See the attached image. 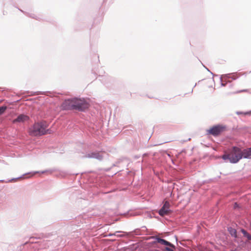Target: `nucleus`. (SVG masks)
<instances>
[{
  "mask_svg": "<svg viewBox=\"0 0 251 251\" xmlns=\"http://www.w3.org/2000/svg\"><path fill=\"white\" fill-rule=\"evenodd\" d=\"M237 204L236 203H235V206H234V207H236V206H237Z\"/></svg>",
  "mask_w": 251,
  "mask_h": 251,
  "instance_id": "a211bd4d",
  "label": "nucleus"
},
{
  "mask_svg": "<svg viewBox=\"0 0 251 251\" xmlns=\"http://www.w3.org/2000/svg\"><path fill=\"white\" fill-rule=\"evenodd\" d=\"M225 129V126L218 125L216 126H214L208 130V133L210 134H212L214 136H217L219 135L222 132H223Z\"/></svg>",
  "mask_w": 251,
  "mask_h": 251,
  "instance_id": "20e7f679",
  "label": "nucleus"
},
{
  "mask_svg": "<svg viewBox=\"0 0 251 251\" xmlns=\"http://www.w3.org/2000/svg\"><path fill=\"white\" fill-rule=\"evenodd\" d=\"M118 236H119V237H122L123 235H121V234H117V235Z\"/></svg>",
  "mask_w": 251,
  "mask_h": 251,
  "instance_id": "f3484780",
  "label": "nucleus"
},
{
  "mask_svg": "<svg viewBox=\"0 0 251 251\" xmlns=\"http://www.w3.org/2000/svg\"><path fill=\"white\" fill-rule=\"evenodd\" d=\"M170 206L169 202L168 201H165L163 206L159 211V214L161 216L169 215L171 212Z\"/></svg>",
  "mask_w": 251,
  "mask_h": 251,
  "instance_id": "39448f33",
  "label": "nucleus"
},
{
  "mask_svg": "<svg viewBox=\"0 0 251 251\" xmlns=\"http://www.w3.org/2000/svg\"><path fill=\"white\" fill-rule=\"evenodd\" d=\"M230 233H231V235H236V232L235 230H234V229H231V230L230 231Z\"/></svg>",
  "mask_w": 251,
  "mask_h": 251,
  "instance_id": "ddd939ff",
  "label": "nucleus"
},
{
  "mask_svg": "<svg viewBox=\"0 0 251 251\" xmlns=\"http://www.w3.org/2000/svg\"><path fill=\"white\" fill-rule=\"evenodd\" d=\"M87 157L95 158L99 159H101L102 157L99 153H91L87 155Z\"/></svg>",
  "mask_w": 251,
  "mask_h": 251,
  "instance_id": "1a4fd4ad",
  "label": "nucleus"
},
{
  "mask_svg": "<svg viewBox=\"0 0 251 251\" xmlns=\"http://www.w3.org/2000/svg\"><path fill=\"white\" fill-rule=\"evenodd\" d=\"M121 231H117L116 233H121Z\"/></svg>",
  "mask_w": 251,
  "mask_h": 251,
  "instance_id": "6ab92c4d",
  "label": "nucleus"
},
{
  "mask_svg": "<svg viewBox=\"0 0 251 251\" xmlns=\"http://www.w3.org/2000/svg\"><path fill=\"white\" fill-rule=\"evenodd\" d=\"M242 232L243 233L244 235L246 236L248 239V240H251V235L250 234H249L245 230H242Z\"/></svg>",
  "mask_w": 251,
  "mask_h": 251,
  "instance_id": "9d476101",
  "label": "nucleus"
},
{
  "mask_svg": "<svg viewBox=\"0 0 251 251\" xmlns=\"http://www.w3.org/2000/svg\"><path fill=\"white\" fill-rule=\"evenodd\" d=\"M248 92H249V90L248 89H244V90H240V91H238L239 93Z\"/></svg>",
  "mask_w": 251,
  "mask_h": 251,
  "instance_id": "4468645a",
  "label": "nucleus"
},
{
  "mask_svg": "<svg viewBox=\"0 0 251 251\" xmlns=\"http://www.w3.org/2000/svg\"><path fill=\"white\" fill-rule=\"evenodd\" d=\"M242 157L246 158H251V148L247 150H244L243 151H242Z\"/></svg>",
  "mask_w": 251,
  "mask_h": 251,
  "instance_id": "0eeeda50",
  "label": "nucleus"
},
{
  "mask_svg": "<svg viewBox=\"0 0 251 251\" xmlns=\"http://www.w3.org/2000/svg\"><path fill=\"white\" fill-rule=\"evenodd\" d=\"M166 250L167 251H174L172 249L169 248H168L167 247L166 248Z\"/></svg>",
  "mask_w": 251,
  "mask_h": 251,
  "instance_id": "dca6fc26",
  "label": "nucleus"
},
{
  "mask_svg": "<svg viewBox=\"0 0 251 251\" xmlns=\"http://www.w3.org/2000/svg\"><path fill=\"white\" fill-rule=\"evenodd\" d=\"M242 155L241 149L234 147L229 153L223 155L222 158L224 160L228 159L232 163H235L242 158Z\"/></svg>",
  "mask_w": 251,
  "mask_h": 251,
  "instance_id": "7ed1b4c3",
  "label": "nucleus"
},
{
  "mask_svg": "<svg viewBox=\"0 0 251 251\" xmlns=\"http://www.w3.org/2000/svg\"><path fill=\"white\" fill-rule=\"evenodd\" d=\"M238 114H245V115H251V111L248 112L246 113H243V112H237Z\"/></svg>",
  "mask_w": 251,
  "mask_h": 251,
  "instance_id": "f8f14e48",
  "label": "nucleus"
},
{
  "mask_svg": "<svg viewBox=\"0 0 251 251\" xmlns=\"http://www.w3.org/2000/svg\"><path fill=\"white\" fill-rule=\"evenodd\" d=\"M29 117L25 115H20L16 119L13 120V122L14 123L18 122V123H23L28 120Z\"/></svg>",
  "mask_w": 251,
  "mask_h": 251,
  "instance_id": "423d86ee",
  "label": "nucleus"
},
{
  "mask_svg": "<svg viewBox=\"0 0 251 251\" xmlns=\"http://www.w3.org/2000/svg\"><path fill=\"white\" fill-rule=\"evenodd\" d=\"M157 242L160 243L162 245H164L166 246H169L172 247H174V245L172 244L171 243L168 242L167 241L165 240L164 239H161L159 238H157Z\"/></svg>",
  "mask_w": 251,
  "mask_h": 251,
  "instance_id": "6e6552de",
  "label": "nucleus"
},
{
  "mask_svg": "<svg viewBox=\"0 0 251 251\" xmlns=\"http://www.w3.org/2000/svg\"><path fill=\"white\" fill-rule=\"evenodd\" d=\"M6 109H7L6 106H3L0 107V115H1L2 114H3L5 112V111L6 110Z\"/></svg>",
  "mask_w": 251,
  "mask_h": 251,
  "instance_id": "9b49d317",
  "label": "nucleus"
},
{
  "mask_svg": "<svg viewBox=\"0 0 251 251\" xmlns=\"http://www.w3.org/2000/svg\"><path fill=\"white\" fill-rule=\"evenodd\" d=\"M42 174H50L51 173L49 172V171H44L41 172Z\"/></svg>",
  "mask_w": 251,
  "mask_h": 251,
  "instance_id": "2eb2a0df",
  "label": "nucleus"
},
{
  "mask_svg": "<svg viewBox=\"0 0 251 251\" xmlns=\"http://www.w3.org/2000/svg\"><path fill=\"white\" fill-rule=\"evenodd\" d=\"M90 104L83 98H74L66 100L61 104V108L63 110H76L84 111L88 108Z\"/></svg>",
  "mask_w": 251,
  "mask_h": 251,
  "instance_id": "f257e3e1",
  "label": "nucleus"
},
{
  "mask_svg": "<svg viewBox=\"0 0 251 251\" xmlns=\"http://www.w3.org/2000/svg\"><path fill=\"white\" fill-rule=\"evenodd\" d=\"M47 125L45 122L35 123L28 130L29 134L32 136H41L50 133L49 130L47 129Z\"/></svg>",
  "mask_w": 251,
  "mask_h": 251,
  "instance_id": "f03ea898",
  "label": "nucleus"
}]
</instances>
